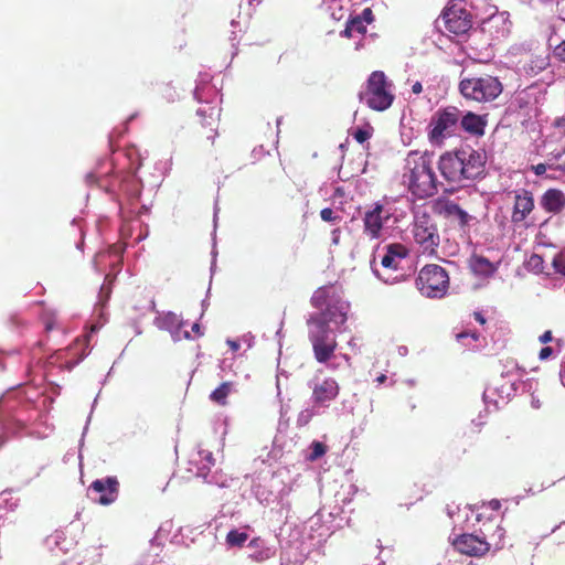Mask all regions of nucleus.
I'll return each mask as SVG.
<instances>
[{
  "instance_id": "obj_1",
  "label": "nucleus",
  "mask_w": 565,
  "mask_h": 565,
  "mask_svg": "<svg viewBox=\"0 0 565 565\" xmlns=\"http://www.w3.org/2000/svg\"><path fill=\"white\" fill-rule=\"evenodd\" d=\"M402 183L418 200L436 195L439 181L434 170V154L428 151H409L404 159Z\"/></svg>"
},
{
  "instance_id": "obj_2",
  "label": "nucleus",
  "mask_w": 565,
  "mask_h": 565,
  "mask_svg": "<svg viewBox=\"0 0 565 565\" xmlns=\"http://www.w3.org/2000/svg\"><path fill=\"white\" fill-rule=\"evenodd\" d=\"M347 313L329 309L327 313H312L307 319L308 339L316 361L328 364L338 348L337 334L331 324L340 326L347 321Z\"/></svg>"
},
{
  "instance_id": "obj_3",
  "label": "nucleus",
  "mask_w": 565,
  "mask_h": 565,
  "mask_svg": "<svg viewBox=\"0 0 565 565\" xmlns=\"http://www.w3.org/2000/svg\"><path fill=\"white\" fill-rule=\"evenodd\" d=\"M458 90L467 102L484 104L493 102L502 94L503 84L491 74H472L462 70Z\"/></svg>"
},
{
  "instance_id": "obj_4",
  "label": "nucleus",
  "mask_w": 565,
  "mask_h": 565,
  "mask_svg": "<svg viewBox=\"0 0 565 565\" xmlns=\"http://www.w3.org/2000/svg\"><path fill=\"white\" fill-rule=\"evenodd\" d=\"M391 86L382 71H374L366 81L365 89L359 94V99L373 110L384 111L392 106L395 98Z\"/></svg>"
},
{
  "instance_id": "obj_5",
  "label": "nucleus",
  "mask_w": 565,
  "mask_h": 565,
  "mask_svg": "<svg viewBox=\"0 0 565 565\" xmlns=\"http://www.w3.org/2000/svg\"><path fill=\"white\" fill-rule=\"evenodd\" d=\"M416 287L425 297L441 298L449 287L448 273L439 265H426L418 274Z\"/></svg>"
},
{
  "instance_id": "obj_6",
  "label": "nucleus",
  "mask_w": 565,
  "mask_h": 565,
  "mask_svg": "<svg viewBox=\"0 0 565 565\" xmlns=\"http://www.w3.org/2000/svg\"><path fill=\"white\" fill-rule=\"evenodd\" d=\"M460 111L456 107L439 109L430 121L428 139L433 145H443L444 140L455 135L459 124Z\"/></svg>"
},
{
  "instance_id": "obj_7",
  "label": "nucleus",
  "mask_w": 565,
  "mask_h": 565,
  "mask_svg": "<svg viewBox=\"0 0 565 565\" xmlns=\"http://www.w3.org/2000/svg\"><path fill=\"white\" fill-rule=\"evenodd\" d=\"M415 242L419 245L422 253L433 256L437 252L440 236L437 225L427 214L417 216L413 226Z\"/></svg>"
},
{
  "instance_id": "obj_8",
  "label": "nucleus",
  "mask_w": 565,
  "mask_h": 565,
  "mask_svg": "<svg viewBox=\"0 0 565 565\" xmlns=\"http://www.w3.org/2000/svg\"><path fill=\"white\" fill-rule=\"evenodd\" d=\"M392 212L385 206L376 202L371 209L364 212L362 217L363 221V234L370 239H380L384 224L391 218Z\"/></svg>"
},
{
  "instance_id": "obj_9",
  "label": "nucleus",
  "mask_w": 565,
  "mask_h": 565,
  "mask_svg": "<svg viewBox=\"0 0 565 565\" xmlns=\"http://www.w3.org/2000/svg\"><path fill=\"white\" fill-rule=\"evenodd\" d=\"M431 209L435 214L446 218L461 230L467 227L471 221V216L459 204L447 198L436 199L433 202Z\"/></svg>"
},
{
  "instance_id": "obj_10",
  "label": "nucleus",
  "mask_w": 565,
  "mask_h": 565,
  "mask_svg": "<svg viewBox=\"0 0 565 565\" xmlns=\"http://www.w3.org/2000/svg\"><path fill=\"white\" fill-rule=\"evenodd\" d=\"M452 546L460 554L482 557L490 551L491 543L477 534L463 533L452 540Z\"/></svg>"
},
{
  "instance_id": "obj_11",
  "label": "nucleus",
  "mask_w": 565,
  "mask_h": 565,
  "mask_svg": "<svg viewBox=\"0 0 565 565\" xmlns=\"http://www.w3.org/2000/svg\"><path fill=\"white\" fill-rule=\"evenodd\" d=\"M461 149L452 152H445L439 157L438 169L441 175L450 183H461L465 181Z\"/></svg>"
},
{
  "instance_id": "obj_12",
  "label": "nucleus",
  "mask_w": 565,
  "mask_h": 565,
  "mask_svg": "<svg viewBox=\"0 0 565 565\" xmlns=\"http://www.w3.org/2000/svg\"><path fill=\"white\" fill-rule=\"evenodd\" d=\"M445 28L456 35L466 34L472 26L470 12L462 7L452 6L443 14Z\"/></svg>"
},
{
  "instance_id": "obj_13",
  "label": "nucleus",
  "mask_w": 565,
  "mask_h": 565,
  "mask_svg": "<svg viewBox=\"0 0 565 565\" xmlns=\"http://www.w3.org/2000/svg\"><path fill=\"white\" fill-rule=\"evenodd\" d=\"M312 402L319 407H328L340 393L339 383L331 376L316 382L312 386Z\"/></svg>"
},
{
  "instance_id": "obj_14",
  "label": "nucleus",
  "mask_w": 565,
  "mask_h": 565,
  "mask_svg": "<svg viewBox=\"0 0 565 565\" xmlns=\"http://www.w3.org/2000/svg\"><path fill=\"white\" fill-rule=\"evenodd\" d=\"M534 198L531 191L519 189L513 191V209L511 222L522 224L534 210Z\"/></svg>"
},
{
  "instance_id": "obj_15",
  "label": "nucleus",
  "mask_w": 565,
  "mask_h": 565,
  "mask_svg": "<svg viewBox=\"0 0 565 565\" xmlns=\"http://www.w3.org/2000/svg\"><path fill=\"white\" fill-rule=\"evenodd\" d=\"M198 121L195 124V136L198 140L203 139L205 129H207L206 140L211 141V146L214 145L215 138L217 137V124L218 117L215 114L214 108H209V111L202 108L196 110Z\"/></svg>"
},
{
  "instance_id": "obj_16",
  "label": "nucleus",
  "mask_w": 565,
  "mask_h": 565,
  "mask_svg": "<svg viewBox=\"0 0 565 565\" xmlns=\"http://www.w3.org/2000/svg\"><path fill=\"white\" fill-rule=\"evenodd\" d=\"M465 180H475L484 171L486 156L471 148H461Z\"/></svg>"
},
{
  "instance_id": "obj_17",
  "label": "nucleus",
  "mask_w": 565,
  "mask_h": 565,
  "mask_svg": "<svg viewBox=\"0 0 565 565\" xmlns=\"http://www.w3.org/2000/svg\"><path fill=\"white\" fill-rule=\"evenodd\" d=\"M89 489L99 494L96 499L99 504L109 505L118 498L119 482L116 477H107L93 481Z\"/></svg>"
},
{
  "instance_id": "obj_18",
  "label": "nucleus",
  "mask_w": 565,
  "mask_h": 565,
  "mask_svg": "<svg viewBox=\"0 0 565 565\" xmlns=\"http://www.w3.org/2000/svg\"><path fill=\"white\" fill-rule=\"evenodd\" d=\"M333 298V288L331 286H323L313 292L310 302L312 307L320 310L319 313H327L329 309L345 312L343 307L339 305V301Z\"/></svg>"
},
{
  "instance_id": "obj_19",
  "label": "nucleus",
  "mask_w": 565,
  "mask_h": 565,
  "mask_svg": "<svg viewBox=\"0 0 565 565\" xmlns=\"http://www.w3.org/2000/svg\"><path fill=\"white\" fill-rule=\"evenodd\" d=\"M408 255L407 248L402 244H390L386 246V254L382 257L381 264L385 269L396 271L402 269V263Z\"/></svg>"
},
{
  "instance_id": "obj_20",
  "label": "nucleus",
  "mask_w": 565,
  "mask_h": 565,
  "mask_svg": "<svg viewBox=\"0 0 565 565\" xmlns=\"http://www.w3.org/2000/svg\"><path fill=\"white\" fill-rule=\"evenodd\" d=\"M540 204L547 213L557 214L565 207V195L558 189H548L542 195Z\"/></svg>"
},
{
  "instance_id": "obj_21",
  "label": "nucleus",
  "mask_w": 565,
  "mask_h": 565,
  "mask_svg": "<svg viewBox=\"0 0 565 565\" xmlns=\"http://www.w3.org/2000/svg\"><path fill=\"white\" fill-rule=\"evenodd\" d=\"M461 128L472 136H483L487 126L486 116L468 111L460 120Z\"/></svg>"
},
{
  "instance_id": "obj_22",
  "label": "nucleus",
  "mask_w": 565,
  "mask_h": 565,
  "mask_svg": "<svg viewBox=\"0 0 565 565\" xmlns=\"http://www.w3.org/2000/svg\"><path fill=\"white\" fill-rule=\"evenodd\" d=\"M469 267L473 274L482 277H490L497 271V266L488 258L480 255L471 256Z\"/></svg>"
},
{
  "instance_id": "obj_23",
  "label": "nucleus",
  "mask_w": 565,
  "mask_h": 565,
  "mask_svg": "<svg viewBox=\"0 0 565 565\" xmlns=\"http://www.w3.org/2000/svg\"><path fill=\"white\" fill-rule=\"evenodd\" d=\"M232 391L233 383L224 382L210 394V399L218 405L224 406L227 404L226 398L232 393Z\"/></svg>"
},
{
  "instance_id": "obj_24",
  "label": "nucleus",
  "mask_w": 565,
  "mask_h": 565,
  "mask_svg": "<svg viewBox=\"0 0 565 565\" xmlns=\"http://www.w3.org/2000/svg\"><path fill=\"white\" fill-rule=\"evenodd\" d=\"M248 534L246 532H238L237 530H231L226 535V543L230 546L241 547L247 541Z\"/></svg>"
},
{
  "instance_id": "obj_25",
  "label": "nucleus",
  "mask_w": 565,
  "mask_h": 565,
  "mask_svg": "<svg viewBox=\"0 0 565 565\" xmlns=\"http://www.w3.org/2000/svg\"><path fill=\"white\" fill-rule=\"evenodd\" d=\"M544 259L539 254H532L526 260V267L535 273H542L544 269Z\"/></svg>"
},
{
  "instance_id": "obj_26",
  "label": "nucleus",
  "mask_w": 565,
  "mask_h": 565,
  "mask_svg": "<svg viewBox=\"0 0 565 565\" xmlns=\"http://www.w3.org/2000/svg\"><path fill=\"white\" fill-rule=\"evenodd\" d=\"M320 217H321L322 221L328 222V223H332V224H338L342 220L341 215L335 213L330 207L322 209L320 211Z\"/></svg>"
},
{
  "instance_id": "obj_27",
  "label": "nucleus",
  "mask_w": 565,
  "mask_h": 565,
  "mask_svg": "<svg viewBox=\"0 0 565 565\" xmlns=\"http://www.w3.org/2000/svg\"><path fill=\"white\" fill-rule=\"evenodd\" d=\"M355 24H359L358 32H363L365 30L361 19L356 17L349 22L345 30L343 31V34L345 36H351V33L354 31Z\"/></svg>"
},
{
  "instance_id": "obj_28",
  "label": "nucleus",
  "mask_w": 565,
  "mask_h": 565,
  "mask_svg": "<svg viewBox=\"0 0 565 565\" xmlns=\"http://www.w3.org/2000/svg\"><path fill=\"white\" fill-rule=\"evenodd\" d=\"M327 447L320 441L312 443V452L310 460H316L326 454Z\"/></svg>"
},
{
  "instance_id": "obj_29",
  "label": "nucleus",
  "mask_w": 565,
  "mask_h": 565,
  "mask_svg": "<svg viewBox=\"0 0 565 565\" xmlns=\"http://www.w3.org/2000/svg\"><path fill=\"white\" fill-rule=\"evenodd\" d=\"M352 136L359 143H364L371 138L372 132L371 129L358 128Z\"/></svg>"
},
{
  "instance_id": "obj_30",
  "label": "nucleus",
  "mask_w": 565,
  "mask_h": 565,
  "mask_svg": "<svg viewBox=\"0 0 565 565\" xmlns=\"http://www.w3.org/2000/svg\"><path fill=\"white\" fill-rule=\"evenodd\" d=\"M553 266L557 273L565 275V252H562L554 257Z\"/></svg>"
},
{
  "instance_id": "obj_31",
  "label": "nucleus",
  "mask_w": 565,
  "mask_h": 565,
  "mask_svg": "<svg viewBox=\"0 0 565 565\" xmlns=\"http://www.w3.org/2000/svg\"><path fill=\"white\" fill-rule=\"evenodd\" d=\"M553 53L557 60L565 62V40L554 47Z\"/></svg>"
},
{
  "instance_id": "obj_32",
  "label": "nucleus",
  "mask_w": 565,
  "mask_h": 565,
  "mask_svg": "<svg viewBox=\"0 0 565 565\" xmlns=\"http://www.w3.org/2000/svg\"><path fill=\"white\" fill-rule=\"evenodd\" d=\"M409 276H411V274L403 273V274H399V275H395L393 277H391V276L383 277V280L386 284H395V282H398V281L405 280Z\"/></svg>"
},
{
  "instance_id": "obj_33",
  "label": "nucleus",
  "mask_w": 565,
  "mask_h": 565,
  "mask_svg": "<svg viewBox=\"0 0 565 565\" xmlns=\"http://www.w3.org/2000/svg\"><path fill=\"white\" fill-rule=\"evenodd\" d=\"M554 128L558 130L561 136H565V117L555 119L553 124Z\"/></svg>"
},
{
  "instance_id": "obj_34",
  "label": "nucleus",
  "mask_w": 565,
  "mask_h": 565,
  "mask_svg": "<svg viewBox=\"0 0 565 565\" xmlns=\"http://www.w3.org/2000/svg\"><path fill=\"white\" fill-rule=\"evenodd\" d=\"M163 97L168 100V102H174L175 98H177V90L170 86H166L164 88V95Z\"/></svg>"
},
{
  "instance_id": "obj_35",
  "label": "nucleus",
  "mask_w": 565,
  "mask_h": 565,
  "mask_svg": "<svg viewBox=\"0 0 565 565\" xmlns=\"http://www.w3.org/2000/svg\"><path fill=\"white\" fill-rule=\"evenodd\" d=\"M497 532H498L499 541L494 543V546L497 550H501V548H503L502 539L504 536V529H502L501 526L498 525Z\"/></svg>"
},
{
  "instance_id": "obj_36",
  "label": "nucleus",
  "mask_w": 565,
  "mask_h": 565,
  "mask_svg": "<svg viewBox=\"0 0 565 565\" xmlns=\"http://www.w3.org/2000/svg\"><path fill=\"white\" fill-rule=\"evenodd\" d=\"M552 353H553V350L551 347H544L541 349L539 356L541 360H546L552 355Z\"/></svg>"
},
{
  "instance_id": "obj_37",
  "label": "nucleus",
  "mask_w": 565,
  "mask_h": 565,
  "mask_svg": "<svg viewBox=\"0 0 565 565\" xmlns=\"http://www.w3.org/2000/svg\"><path fill=\"white\" fill-rule=\"evenodd\" d=\"M546 169H547V167L545 163H539V164L532 167V170L534 171V173L536 175L544 174L546 172Z\"/></svg>"
},
{
  "instance_id": "obj_38",
  "label": "nucleus",
  "mask_w": 565,
  "mask_h": 565,
  "mask_svg": "<svg viewBox=\"0 0 565 565\" xmlns=\"http://www.w3.org/2000/svg\"><path fill=\"white\" fill-rule=\"evenodd\" d=\"M467 337H471L476 341L479 339V334H477V333L461 332V333L457 334V339L458 340H461V339L467 338Z\"/></svg>"
},
{
  "instance_id": "obj_39",
  "label": "nucleus",
  "mask_w": 565,
  "mask_h": 565,
  "mask_svg": "<svg viewBox=\"0 0 565 565\" xmlns=\"http://www.w3.org/2000/svg\"><path fill=\"white\" fill-rule=\"evenodd\" d=\"M552 332L550 330L545 331L541 337H540V341L542 343H547L550 341H552Z\"/></svg>"
},
{
  "instance_id": "obj_40",
  "label": "nucleus",
  "mask_w": 565,
  "mask_h": 565,
  "mask_svg": "<svg viewBox=\"0 0 565 565\" xmlns=\"http://www.w3.org/2000/svg\"><path fill=\"white\" fill-rule=\"evenodd\" d=\"M363 18L367 23H371L373 21V15L371 9L366 8L363 10Z\"/></svg>"
},
{
  "instance_id": "obj_41",
  "label": "nucleus",
  "mask_w": 565,
  "mask_h": 565,
  "mask_svg": "<svg viewBox=\"0 0 565 565\" xmlns=\"http://www.w3.org/2000/svg\"><path fill=\"white\" fill-rule=\"evenodd\" d=\"M412 92L416 95L420 94L423 92V85L420 82H415L412 85Z\"/></svg>"
},
{
  "instance_id": "obj_42",
  "label": "nucleus",
  "mask_w": 565,
  "mask_h": 565,
  "mask_svg": "<svg viewBox=\"0 0 565 565\" xmlns=\"http://www.w3.org/2000/svg\"><path fill=\"white\" fill-rule=\"evenodd\" d=\"M473 317H475L476 321H478L480 324L486 323V318L483 317V315L481 312H475Z\"/></svg>"
},
{
  "instance_id": "obj_43",
  "label": "nucleus",
  "mask_w": 565,
  "mask_h": 565,
  "mask_svg": "<svg viewBox=\"0 0 565 565\" xmlns=\"http://www.w3.org/2000/svg\"><path fill=\"white\" fill-rule=\"evenodd\" d=\"M192 331L195 333L196 337H202L203 332L201 331V327L199 323L192 324Z\"/></svg>"
},
{
  "instance_id": "obj_44",
  "label": "nucleus",
  "mask_w": 565,
  "mask_h": 565,
  "mask_svg": "<svg viewBox=\"0 0 565 565\" xmlns=\"http://www.w3.org/2000/svg\"><path fill=\"white\" fill-rule=\"evenodd\" d=\"M203 131H204L203 139H202V140H198V141H199V143H200L202 147L211 146V141H207V140H206L207 129H205V130H203Z\"/></svg>"
},
{
  "instance_id": "obj_45",
  "label": "nucleus",
  "mask_w": 565,
  "mask_h": 565,
  "mask_svg": "<svg viewBox=\"0 0 565 565\" xmlns=\"http://www.w3.org/2000/svg\"><path fill=\"white\" fill-rule=\"evenodd\" d=\"M340 233H341L340 228H335V230L332 231V235H333L332 241H333V243L335 245L339 244V235H340Z\"/></svg>"
},
{
  "instance_id": "obj_46",
  "label": "nucleus",
  "mask_w": 565,
  "mask_h": 565,
  "mask_svg": "<svg viewBox=\"0 0 565 565\" xmlns=\"http://www.w3.org/2000/svg\"><path fill=\"white\" fill-rule=\"evenodd\" d=\"M489 505H490V508H491L492 510H499V509H500V507H501V503H500V501H499V500H491V501L489 502Z\"/></svg>"
},
{
  "instance_id": "obj_47",
  "label": "nucleus",
  "mask_w": 565,
  "mask_h": 565,
  "mask_svg": "<svg viewBox=\"0 0 565 565\" xmlns=\"http://www.w3.org/2000/svg\"><path fill=\"white\" fill-rule=\"evenodd\" d=\"M387 380V376L385 374H381L375 379V382L377 384H383Z\"/></svg>"
},
{
  "instance_id": "obj_48",
  "label": "nucleus",
  "mask_w": 565,
  "mask_h": 565,
  "mask_svg": "<svg viewBox=\"0 0 565 565\" xmlns=\"http://www.w3.org/2000/svg\"><path fill=\"white\" fill-rule=\"evenodd\" d=\"M329 367H330L331 370H335V369H337V366H335L334 364H330V365H329Z\"/></svg>"
},
{
  "instance_id": "obj_49",
  "label": "nucleus",
  "mask_w": 565,
  "mask_h": 565,
  "mask_svg": "<svg viewBox=\"0 0 565 565\" xmlns=\"http://www.w3.org/2000/svg\"><path fill=\"white\" fill-rule=\"evenodd\" d=\"M343 358H344L347 361H350V358H349L347 354H344V355H343Z\"/></svg>"
},
{
  "instance_id": "obj_50",
  "label": "nucleus",
  "mask_w": 565,
  "mask_h": 565,
  "mask_svg": "<svg viewBox=\"0 0 565 565\" xmlns=\"http://www.w3.org/2000/svg\"><path fill=\"white\" fill-rule=\"evenodd\" d=\"M185 338H186V339H190V338H191V337H190V334H189L188 332H185Z\"/></svg>"
}]
</instances>
